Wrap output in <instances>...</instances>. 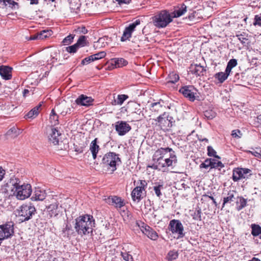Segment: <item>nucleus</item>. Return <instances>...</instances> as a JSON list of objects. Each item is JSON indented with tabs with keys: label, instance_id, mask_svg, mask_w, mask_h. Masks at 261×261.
Listing matches in <instances>:
<instances>
[{
	"label": "nucleus",
	"instance_id": "nucleus-46",
	"mask_svg": "<svg viewBox=\"0 0 261 261\" xmlns=\"http://www.w3.org/2000/svg\"><path fill=\"white\" fill-rule=\"evenodd\" d=\"M58 118L57 114H50L49 121L51 125H56L59 123Z\"/></svg>",
	"mask_w": 261,
	"mask_h": 261
},
{
	"label": "nucleus",
	"instance_id": "nucleus-18",
	"mask_svg": "<svg viewBox=\"0 0 261 261\" xmlns=\"http://www.w3.org/2000/svg\"><path fill=\"white\" fill-rule=\"evenodd\" d=\"M106 202L109 204L114 205L117 208H121L124 205V202L121 197L116 196H109Z\"/></svg>",
	"mask_w": 261,
	"mask_h": 261
},
{
	"label": "nucleus",
	"instance_id": "nucleus-22",
	"mask_svg": "<svg viewBox=\"0 0 261 261\" xmlns=\"http://www.w3.org/2000/svg\"><path fill=\"white\" fill-rule=\"evenodd\" d=\"M97 140L98 139L95 138L91 142L90 145V150L91 151L92 154V157L94 160L96 159L97 154L100 149L99 145H97Z\"/></svg>",
	"mask_w": 261,
	"mask_h": 261
},
{
	"label": "nucleus",
	"instance_id": "nucleus-20",
	"mask_svg": "<svg viewBox=\"0 0 261 261\" xmlns=\"http://www.w3.org/2000/svg\"><path fill=\"white\" fill-rule=\"evenodd\" d=\"M12 68L9 66H0V75L4 80H11L12 77Z\"/></svg>",
	"mask_w": 261,
	"mask_h": 261
},
{
	"label": "nucleus",
	"instance_id": "nucleus-40",
	"mask_svg": "<svg viewBox=\"0 0 261 261\" xmlns=\"http://www.w3.org/2000/svg\"><path fill=\"white\" fill-rule=\"evenodd\" d=\"M178 256V253L177 251L175 250H171L170 251L167 256V258L168 261H172L174 259H176Z\"/></svg>",
	"mask_w": 261,
	"mask_h": 261
},
{
	"label": "nucleus",
	"instance_id": "nucleus-23",
	"mask_svg": "<svg viewBox=\"0 0 261 261\" xmlns=\"http://www.w3.org/2000/svg\"><path fill=\"white\" fill-rule=\"evenodd\" d=\"M237 194V192L234 190H230L228 191L227 196L223 198V202L222 207L227 203H230L235 200V196Z\"/></svg>",
	"mask_w": 261,
	"mask_h": 261
},
{
	"label": "nucleus",
	"instance_id": "nucleus-54",
	"mask_svg": "<svg viewBox=\"0 0 261 261\" xmlns=\"http://www.w3.org/2000/svg\"><path fill=\"white\" fill-rule=\"evenodd\" d=\"M253 25L261 27V14L260 15H256L255 16Z\"/></svg>",
	"mask_w": 261,
	"mask_h": 261
},
{
	"label": "nucleus",
	"instance_id": "nucleus-31",
	"mask_svg": "<svg viewBox=\"0 0 261 261\" xmlns=\"http://www.w3.org/2000/svg\"><path fill=\"white\" fill-rule=\"evenodd\" d=\"M187 8L186 5L182 4L178 9L175 10L174 11V15L173 17H179L184 15L187 11Z\"/></svg>",
	"mask_w": 261,
	"mask_h": 261
},
{
	"label": "nucleus",
	"instance_id": "nucleus-8",
	"mask_svg": "<svg viewBox=\"0 0 261 261\" xmlns=\"http://www.w3.org/2000/svg\"><path fill=\"white\" fill-rule=\"evenodd\" d=\"M251 175V170L249 169L237 168L233 170L232 179L237 182L242 179L249 178Z\"/></svg>",
	"mask_w": 261,
	"mask_h": 261
},
{
	"label": "nucleus",
	"instance_id": "nucleus-24",
	"mask_svg": "<svg viewBox=\"0 0 261 261\" xmlns=\"http://www.w3.org/2000/svg\"><path fill=\"white\" fill-rule=\"evenodd\" d=\"M236 37L238 38V40L244 46H247L249 45V38L248 34L243 32H238L236 34Z\"/></svg>",
	"mask_w": 261,
	"mask_h": 261
},
{
	"label": "nucleus",
	"instance_id": "nucleus-62",
	"mask_svg": "<svg viewBox=\"0 0 261 261\" xmlns=\"http://www.w3.org/2000/svg\"><path fill=\"white\" fill-rule=\"evenodd\" d=\"M5 174V170H4L1 166H0V181L3 179Z\"/></svg>",
	"mask_w": 261,
	"mask_h": 261
},
{
	"label": "nucleus",
	"instance_id": "nucleus-43",
	"mask_svg": "<svg viewBox=\"0 0 261 261\" xmlns=\"http://www.w3.org/2000/svg\"><path fill=\"white\" fill-rule=\"evenodd\" d=\"M204 116L208 119H212L216 116V113L212 110H206L204 112Z\"/></svg>",
	"mask_w": 261,
	"mask_h": 261
},
{
	"label": "nucleus",
	"instance_id": "nucleus-59",
	"mask_svg": "<svg viewBox=\"0 0 261 261\" xmlns=\"http://www.w3.org/2000/svg\"><path fill=\"white\" fill-rule=\"evenodd\" d=\"M148 167L151 168L154 170H161L162 168L161 166H160L158 163L155 162H154L152 165L148 166Z\"/></svg>",
	"mask_w": 261,
	"mask_h": 261
},
{
	"label": "nucleus",
	"instance_id": "nucleus-38",
	"mask_svg": "<svg viewBox=\"0 0 261 261\" xmlns=\"http://www.w3.org/2000/svg\"><path fill=\"white\" fill-rule=\"evenodd\" d=\"M179 76L177 74L172 72L168 75V81L167 83H175L179 80Z\"/></svg>",
	"mask_w": 261,
	"mask_h": 261
},
{
	"label": "nucleus",
	"instance_id": "nucleus-58",
	"mask_svg": "<svg viewBox=\"0 0 261 261\" xmlns=\"http://www.w3.org/2000/svg\"><path fill=\"white\" fill-rule=\"evenodd\" d=\"M74 31L75 32H79L84 34H86L88 33V30L85 27H79L77 29H75Z\"/></svg>",
	"mask_w": 261,
	"mask_h": 261
},
{
	"label": "nucleus",
	"instance_id": "nucleus-21",
	"mask_svg": "<svg viewBox=\"0 0 261 261\" xmlns=\"http://www.w3.org/2000/svg\"><path fill=\"white\" fill-rule=\"evenodd\" d=\"M142 231L143 233L152 240H156L158 238V235L156 231L148 225H146Z\"/></svg>",
	"mask_w": 261,
	"mask_h": 261
},
{
	"label": "nucleus",
	"instance_id": "nucleus-30",
	"mask_svg": "<svg viewBox=\"0 0 261 261\" xmlns=\"http://www.w3.org/2000/svg\"><path fill=\"white\" fill-rule=\"evenodd\" d=\"M111 64L114 65L115 68H118L126 65L127 64V61L123 58H115L111 60Z\"/></svg>",
	"mask_w": 261,
	"mask_h": 261
},
{
	"label": "nucleus",
	"instance_id": "nucleus-34",
	"mask_svg": "<svg viewBox=\"0 0 261 261\" xmlns=\"http://www.w3.org/2000/svg\"><path fill=\"white\" fill-rule=\"evenodd\" d=\"M251 227L252 236L256 237L261 234V227L259 225L253 224L251 225Z\"/></svg>",
	"mask_w": 261,
	"mask_h": 261
},
{
	"label": "nucleus",
	"instance_id": "nucleus-61",
	"mask_svg": "<svg viewBox=\"0 0 261 261\" xmlns=\"http://www.w3.org/2000/svg\"><path fill=\"white\" fill-rule=\"evenodd\" d=\"M74 150L75 151L78 152V153H82L84 151V147L83 146H74Z\"/></svg>",
	"mask_w": 261,
	"mask_h": 261
},
{
	"label": "nucleus",
	"instance_id": "nucleus-42",
	"mask_svg": "<svg viewBox=\"0 0 261 261\" xmlns=\"http://www.w3.org/2000/svg\"><path fill=\"white\" fill-rule=\"evenodd\" d=\"M75 35L70 34L65 37L62 41V43L64 45H67L71 44L74 38Z\"/></svg>",
	"mask_w": 261,
	"mask_h": 261
},
{
	"label": "nucleus",
	"instance_id": "nucleus-26",
	"mask_svg": "<svg viewBox=\"0 0 261 261\" xmlns=\"http://www.w3.org/2000/svg\"><path fill=\"white\" fill-rule=\"evenodd\" d=\"M46 193L44 191H41L39 189H37L34 192V195L32 197L31 199L34 200L42 201L45 198Z\"/></svg>",
	"mask_w": 261,
	"mask_h": 261
},
{
	"label": "nucleus",
	"instance_id": "nucleus-47",
	"mask_svg": "<svg viewBox=\"0 0 261 261\" xmlns=\"http://www.w3.org/2000/svg\"><path fill=\"white\" fill-rule=\"evenodd\" d=\"M207 155L209 156H213L217 159H220L219 156L216 155V151L210 146L207 147Z\"/></svg>",
	"mask_w": 261,
	"mask_h": 261
},
{
	"label": "nucleus",
	"instance_id": "nucleus-49",
	"mask_svg": "<svg viewBox=\"0 0 261 261\" xmlns=\"http://www.w3.org/2000/svg\"><path fill=\"white\" fill-rule=\"evenodd\" d=\"M121 255L123 259L125 261H133V258L132 255L126 252H121Z\"/></svg>",
	"mask_w": 261,
	"mask_h": 261
},
{
	"label": "nucleus",
	"instance_id": "nucleus-53",
	"mask_svg": "<svg viewBox=\"0 0 261 261\" xmlns=\"http://www.w3.org/2000/svg\"><path fill=\"white\" fill-rule=\"evenodd\" d=\"M95 61L93 55H91L87 58H85L82 61V64H88L92 62Z\"/></svg>",
	"mask_w": 261,
	"mask_h": 261
},
{
	"label": "nucleus",
	"instance_id": "nucleus-63",
	"mask_svg": "<svg viewBox=\"0 0 261 261\" xmlns=\"http://www.w3.org/2000/svg\"><path fill=\"white\" fill-rule=\"evenodd\" d=\"M71 109L72 108H69V107L66 108H65V110H63L61 112V114H63V115H65L67 113H71Z\"/></svg>",
	"mask_w": 261,
	"mask_h": 261
},
{
	"label": "nucleus",
	"instance_id": "nucleus-2",
	"mask_svg": "<svg viewBox=\"0 0 261 261\" xmlns=\"http://www.w3.org/2000/svg\"><path fill=\"white\" fill-rule=\"evenodd\" d=\"M94 224V220L92 216L85 215L75 219L74 228L78 234L86 235L92 232Z\"/></svg>",
	"mask_w": 261,
	"mask_h": 261
},
{
	"label": "nucleus",
	"instance_id": "nucleus-39",
	"mask_svg": "<svg viewBox=\"0 0 261 261\" xmlns=\"http://www.w3.org/2000/svg\"><path fill=\"white\" fill-rule=\"evenodd\" d=\"M39 38L40 40L44 39L51 35V30H43L39 33Z\"/></svg>",
	"mask_w": 261,
	"mask_h": 261
},
{
	"label": "nucleus",
	"instance_id": "nucleus-11",
	"mask_svg": "<svg viewBox=\"0 0 261 261\" xmlns=\"http://www.w3.org/2000/svg\"><path fill=\"white\" fill-rule=\"evenodd\" d=\"M173 149L169 147H161L157 149L154 153L152 156V160L155 163H158L159 164L164 160L167 153H170Z\"/></svg>",
	"mask_w": 261,
	"mask_h": 261
},
{
	"label": "nucleus",
	"instance_id": "nucleus-36",
	"mask_svg": "<svg viewBox=\"0 0 261 261\" xmlns=\"http://www.w3.org/2000/svg\"><path fill=\"white\" fill-rule=\"evenodd\" d=\"M87 38L85 36H81L75 44L79 48L86 46L88 43Z\"/></svg>",
	"mask_w": 261,
	"mask_h": 261
},
{
	"label": "nucleus",
	"instance_id": "nucleus-27",
	"mask_svg": "<svg viewBox=\"0 0 261 261\" xmlns=\"http://www.w3.org/2000/svg\"><path fill=\"white\" fill-rule=\"evenodd\" d=\"M22 133V129L17 127H11L6 133V135L10 136L11 138H15Z\"/></svg>",
	"mask_w": 261,
	"mask_h": 261
},
{
	"label": "nucleus",
	"instance_id": "nucleus-9",
	"mask_svg": "<svg viewBox=\"0 0 261 261\" xmlns=\"http://www.w3.org/2000/svg\"><path fill=\"white\" fill-rule=\"evenodd\" d=\"M171 117L164 112L163 114L158 116L155 121L159 123V125L163 130H168L172 126V121H171Z\"/></svg>",
	"mask_w": 261,
	"mask_h": 261
},
{
	"label": "nucleus",
	"instance_id": "nucleus-60",
	"mask_svg": "<svg viewBox=\"0 0 261 261\" xmlns=\"http://www.w3.org/2000/svg\"><path fill=\"white\" fill-rule=\"evenodd\" d=\"M140 185L139 186H137V187L141 188V189L142 190H144L145 189V187H146L147 185V183L146 180H140Z\"/></svg>",
	"mask_w": 261,
	"mask_h": 261
},
{
	"label": "nucleus",
	"instance_id": "nucleus-19",
	"mask_svg": "<svg viewBox=\"0 0 261 261\" xmlns=\"http://www.w3.org/2000/svg\"><path fill=\"white\" fill-rule=\"evenodd\" d=\"M59 202L56 201L46 207L47 212L50 217H56L60 213L61 206H59Z\"/></svg>",
	"mask_w": 261,
	"mask_h": 261
},
{
	"label": "nucleus",
	"instance_id": "nucleus-55",
	"mask_svg": "<svg viewBox=\"0 0 261 261\" xmlns=\"http://www.w3.org/2000/svg\"><path fill=\"white\" fill-rule=\"evenodd\" d=\"M231 136L235 138H240L242 136V133L239 129H234L232 131Z\"/></svg>",
	"mask_w": 261,
	"mask_h": 261
},
{
	"label": "nucleus",
	"instance_id": "nucleus-10",
	"mask_svg": "<svg viewBox=\"0 0 261 261\" xmlns=\"http://www.w3.org/2000/svg\"><path fill=\"white\" fill-rule=\"evenodd\" d=\"M179 92L190 101H194L196 99L197 90L193 86L189 85L181 87Z\"/></svg>",
	"mask_w": 261,
	"mask_h": 261
},
{
	"label": "nucleus",
	"instance_id": "nucleus-64",
	"mask_svg": "<svg viewBox=\"0 0 261 261\" xmlns=\"http://www.w3.org/2000/svg\"><path fill=\"white\" fill-rule=\"evenodd\" d=\"M39 38V34H36L33 36H31L28 39V40H38Z\"/></svg>",
	"mask_w": 261,
	"mask_h": 261
},
{
	"label": "nucleus",
	"instance_id": "nucleus-12",
	"mask_svg": "<svg viewBox=\"0 0 261 261\" xmlns=\"http://www.w3.org/2000/svg\"><path fill=\"white\" fill-rule=\"evenodd\" d=\"M140 24V20L137 19L134 22L129 24L127 27H126L121 38V41L124 42L128 40L131 37L132 34L135 30V28Z\"/></svg>",
	"mask_w": 261,
	"mask_h": 261
},
{
	"label": "nucleus",
	"instance_id": "nucleus-52",
	"mask_svg": "<svg viewBox=\"0 0 261 261\" xmlns=\"http://www.w3.org/2000/svg\"><path fill=\"white\" fill-rule=\"evenodd\" d=\"M79 47L75 43L73 45L69 46L66 47V50L69 53H75L76 52Z\"/></svg>",
	"mask_w": 261,
	"mask_h": 261
},
{
	"label": "nucleus",
	"instance_id": "nucleus-35",
	"mask_svg": "<svg viewBox=\"0 0 261 261\" xmlns=\"http://www.w3.org/2000/svg\"><path fill=\"white\" fill-rule=\"evenodd\" d=\"M211 161H213L211 163V169H218L220 170L221 168L224 167V164L221 161H217L214 159H211Z\"/></svg>",
	"mask_w": 261,
	"mask_h": 261
},
{
	"label": "nucleus",
	"instance_id": "nucleus-13",
	"mask_svg": "<svg viewBox=\"0 0 261 261\" xmlns=\"http://www.w3.org/2000/svg\"><path fill=\"white\" fill-rule=\"evenodd\" d=\"M131 128L130 125L126 121H119L115 124V129L119 136L125 135Z\"/></svg>",
	"mask_w": 261,
	"mask_h": 261
},
{
	"label": "nucleus",
	"instance_id": "nucleus-7",
	"mask_svg": "<svg viewBox=\"0 0 261 261\" xmlns=\"http://www.w3.org/2000/svg\"><path fill=\"white\" fill-rule=\"evenodd\" d=\"M169 229L172 233L177 234L176 239H181L185 236L183 225L179 220H171L169 224Z\"/></svg>",
	"mask_w": 261,
	"mask_h": 261
},
{
	"label": "nucleus",
	"instance_id": "nucleus-50",
	"mask_svg": "<svg viewBox=\"0 0 261 261\" xmlns=\"http://www.w3.org/2000/svg\"><path fill=\"white\" fill-rule=\"evenodd\" d=\"M239 199L240 205L237 208L238 211L243 209L247 204V199H245L243 197H240Z\"/></svg>",
	"mask_w": 261,
	"mask_h": 261
},
{
	"label": "nucleus",
	"instance_id": "nucleus-28",
	"mask_svg": "<svg viewBox=\"0 0 261 261\" xmlns=\"http://www.w3.org/2000/svg\"><path fill=\"white\" fill-rule=\"evenodd\" d=\"M142 191L140 187H136L132 192V197L134 201L140 200Z\"/></svg>",
	"mask_w": 261,
	"mask_h": 261
},
{
	"label": "nucleus",
	"instance_id": "nucleus-6",
	"mask_svg": "<svg viewBox=\"0 0 261 261\" xmlns=\"http://www.w3.org/2000/svg\"><path fill=\"white\" fill-rule=\"evenodd\" d=\"M14 223L12 221L8 222L0 225V245L4 240L10 238L13 236Z\"/></svg>",
	"mask_w": 261,
	"mask_h": 261
},
{
	"label": "nucleus",
	"instance_id": "nucleus-4",
	"mask_svg": "<svg viewBox=\"0 0 261 261\" xmlns=\"http://www.w3.org/2000/svg\"><path fill=\"white\" fill-rule=\"evenodd\" d=\"M173 17L169 11L162 10L152 17V22L158 28H164L172 21Z\"/></svg>",
	"mask_w": 261,
	"mask_h": 261
},
{
	"label": "nucleus",
	"instance_id": "nucleus-51",
	"mask_svg": "<svg viewBox=\"0 0 261 261\" xmlns=\"http://www.w3.org/2000/svg\"><path fill=\"white\" fill-rule=\"evenodd\" d=\"M92 55L94 61H96L103 58L106 56V53L105 51H100Z\"/></svg>",
	"mask_w": 261,
	"mask_h": 261
},
{
	"label": "nucleus",
	"instance_id": "nucleus-32",
	"mask_svg": "<svg viewBox=\"0 0 261 261\" xmlns=\"http://www.w3.org/2000/svg\"><path fill=\"white\" fill-rule=\"evenodd\" d=\"M163 108V106L160 102H153L151 104V111L156 114L161 112Z\"/></svg>",
	"mask_w": 261,
	"mask_h": 261
},
{
	"label": "nucleus",
	"instance_id": "nucleus-33",
	"mask_svg": "<svg viewBox=\"0 0 261 261\" xmlns=\"http://www.w3.org/2000/svg\"><path fill=\"white\" fill-rule=\"evenodd\" d=\"M128 98V96L125 94L118 95L117 99H115L114 102H112L113 105H122L124 101Z\"/></svg>",
	"mask_w": 261,
	"mask_h": 261
},
{
	"label": "nucleus",
	"instance_id": "nucleus-1",
	"mask_svg": "<svg viewBox=\"0 0 261 261\" xmlns=\"http://www.w3.org/2000/svg\"><path fill=\"white\" fill-rule=\"evenodd\" d=\"M2 192L15 196L18 200L29 197L32 192L31 185L25 184L19 178L13 176L5 182L1 188Z\"/></svg>",
	"mask_w": 261,
	"mask_h": 261
},
{
	"label": "nucleus",
	"instance_id": "nucleus-44",
	"mask_svg": "<svg viewBox=\"0 0 261 261\" xmlns=\"http://www.w3.org/2000/svg\"><path fill=\"white\" fill-rule=\"evenodd\" d=\"M7 5L12 10L19 9V4L18 3L14 2L13 0H7L6 1Z\"/></svg>",
	"mask_w": 261,
	"mask_h": 261
},
{
	"label": "nucleus",
	"instance_id": "nucleus-16",
	"mask_svg": "<svg viewBox=\"0 0 261 261\" xmlns=\"http://www.w3.org/2000/svg\"><path fill=\"white\" fill-rule=\"evenodd\" d=\"M190 71L196 76H203L206 73V67L199 64H191Z\"/></svg>",
	"mask_w": 261,
	"mask_h": 261
},
{
	"label": "nucleus",
	"instance_id": "nucleus-17",
	"mask_svg": "<svg viewBox=\"0 0 261 261\" xmlns=\"http://www.w3.org/2000/svg\"><path fill=\"white\" fill-rule=\"evenodd\" d=\"M94 99L84 94L80 95L75 100V103L79 106L88 107L92 105Z\"/></svg>",
	"mask_w": 261,
	"mask_h": 261
},
{
	"label": "nucleus",
	"instance_id": "nucleus-14",
	"mask_svg": "<svg viewBox=\"0 0 261 261\" xmlns=\"http://www.w3.org/2000/svg\"><path fill=\"white\" fill-rule=\"evenodd\" d=\"M177 162V157L175 154V151L173 150L169 153V157L164 159L161 162H160L159 164L161 166L162 168H164L172 166L176 164Z\"/></svg>",
	"mask_w": 261,
	"mask_h": 261
},
{
	"label": "nucleus",
	"instance_id": "nucleus-29",
	"mask_svg": "<svg viewBox=\"0 0 261 261\" xmlns=\"http://www.w3.org/2000/svg\"><path fill=\"white\" fill-rule=\"evenodd\" d=\"M164 189L163 184L160 182L154 183L153 186V190L157 197L160 198L162 195L161 190Z\"/></svg>",
	"mask_w": 261,
	"mask_h": 261
},
{
	"label": "nucleus",
	"instance_id": "nucleus-25",
	"mask_svg": "<svg viewBox=\"0 0 261 261\" xmlns=\"http://www.w3.org/2000/svg\"><path fill=\"white\" fill-rule=\"evenodd\" d=\"M41 107V104L40 103L36 107H34L31 111H30L24 116V117L27 118L33 119L36 117L39 113V109Z\"/></svg>",
	"mask_w": 261,
	"mask_h": 261
},
{
	"label": "nucleus",
	"instance_id": "nucleus-3",
	"mask_svg": "<svg viewBox=\"0 0 261 261\" xmlns=\"http://www.w3.org/2000/svg\"><path fill=\"white\" fill-rule=\"evenodd\" d=\"M121 163L119 154L114 152L106 153L102 157L101 164L103 168L113 173L117 169V166Z\"/></svg>",
	"mask_w": 261,
	"mask_h": 261
},
{
	"label": "nucleus",
	"instance_id": "nucleus-56",
	"mask_svg": "<svg viewBox=\"0 0 261 261\" xmlns=\"http://www.w3.org/2000/svg\"><path fill=\"white\" fill-rule=\"evenodd\" d=\"M71 226L70 224H68V223H67L66 224V226L64 228H63V230H62V232L63 233L65 234V235L66 234H67V235H69V231L71 230Z\"/></svg>",
	"mask_w": 261,
	"mask_h": 261
},
{
	"label": "nucleus",
	"instance_id": "nucleus-45",
	"mask_svg": "<svg viewBox=\"0 0 261 261\" xmlns=\"http://www.w3.org/2000/svg\"><path fill=\"white\" fill-rule=\"evenodd\" d=\"M201 211L200 208L196 210L193 214H192V216L193 219L195 220H201Z\"/></svg>",
	"mask_w": 261,
	"mask_h": 261
},
{
	"label": "nucleus",
	"instance_id": "nucleus-15",
	"mask_svg": "<svg viewBox=\"0 0 261 261\" xmlns=\"http://www.w3.org/2000/svg\"><path fill=\"white\" fill-rule=\"evenodd\" d=\"M61 134L59 133V131L56 128H51L48 136L49 142L53 144L54 145H59L60 143H62L61 141Z\"/></svg>",
	"mask_w": 261,
	"mask_h": 261
},
{
	"label": "nucleus",
	"instance_id": "nucleus-5",
	"mask_svg": "<svg viewBox=\"0 0 261 261\" xmlns=\"http://www.w3.org/2000/svg\"><path fill=\"white\" fill-rule=\"evenodd\" d=\"M36 212L35 206L32 204H23L17 210L18 216L21 217L20 220L22 222L31 219Z\"/></svg>",
	"mask_w": 261,
	"mask_h": 261
},
{
	"label": "nucleus",
	"instance_id": "nucleus-41",
	"mask_svg": "<svg viewBox=\"0 0 261 261\" xmlns=\"http://www.w3.org/2000/svg\"><path fill=\"white\" fill-rule=\"evenodd\" d=\"M200 18L201 16H200L199 15V10H198L197 11H193L192 12H190L188 16V18L191 21H193L196 19H198Z\"/></svg>",
	"mask_w": 261,
	"mask_h": 261
},
{
	"label": "nucleus",
	"instance_id": "nucleus-57",
	"mask_svg": "<svg viewBox=\"0 0 261 261\" xmlns=\"http://www.w3.org/2000/svg\"><path fill=\"white\" fill-rule=\"evenodd\" d=\"M227 65L232 68L237 65V60L235 59H230L227 63Z\"/></svg>",
	"mask_w": 261,
	"mask_h": 261
},
{
	"label": "nucleus",
	"instance_id": "nucleus-48",
	"mask_svg": "<svg viewBox=\"0 0 261 261\" xmlns=\"http://www.w3.org/2000/svg\"><path fill=\"white\" fill-rule=\"evenodd\" d=\"M212 161H211V159H206L204 162L202 163L200 165L199 167L200 169L201 168H205L207 169L208 167L211 168V163Z\"/></svg>",
	"mask_w": 261,
	"mask_h": 261
},
{
	"label": "nucleus",
	"instance_id": "nucleus-37",
	"mask_svg": "<svg viewBox=\"0 0 261 261\" xmlns=\"http://www.w3.org/2000/svg\"><path fill=\"white\" fill-rule=\"evenodd\" d=\"M214 76L220 83H222L227 79L228 76L225 72H220L215 74Z\"/></svg>",
	"mask_w": 261,
	"mask_h": 261
}]
</instances>
